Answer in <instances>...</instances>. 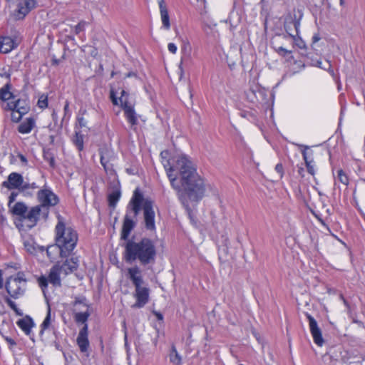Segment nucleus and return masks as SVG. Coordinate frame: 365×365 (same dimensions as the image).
<instances>
[{"label": "nucleus", "instance_id": "ddd939ff", "mask_svg": "<svg viewBox=\"0 0 365 365\" xmlns=\"http://www.w3.org/2000/svg\"><path fill=\"white\" fill-rule=\"evenodd\" d=\"M305 316L309 322V326L311 334L313 337L314 342L322 346L324 344V339L322 337V334L320 328L318 327L317 322L315 319L309 313H305Z\"/></svg>", "mask_w": 365, "mask_h": 365}, {"label": "nucleus", "instance_id": "338daca9", "mask_svg": "<svg viewBox=\"0 0 365 365\" xmlns=\"http://www.w3.org/2000/svg\"><path fill=\"white\" fill-rule=\"evenodd\" d=\"M6 341L11 345H15L16 344V342L14 341V339H11V338H6Z\"/></svg>", "mask_w": 365, "mask_h": 365}, {"label": "nucleus", "instance_id": "e433bc0d", "mask_svg": "<svg viewBox=\"0 0 365 365\" xmlns=\"http://www.w3.org/2000/svg\"><path fill=\"white\" fill-rule=\"evenodd\" d=\"M73 143L76 145L78 150L83 149V135L78 132H76V135L73 139Z\"/></svg>", "mask_w": 365, "mask_h": 365}, {"label": "nucleus", "instance_id": "7c9ffc66", "mask_svg": "<svg viewBox=\"0 0 365 365\" xmlns=\"http://www.w3.org/2000/svg\"><path fill=\"white\" fill-rule=\"evenodd\" d=\"M169 358L170 361L174 365H182V357L177 351L175 346H172Z\"/></svg>", "mask_w": 365, "mask_h": 365}, {"label": "nucleus", "instance_id": "79ce46f5", "mask_svg": "<svg viewBox=\"0 0 365 365\" xmlns=\"http://www.w3.org/2000/svg\"><path fill=\"white\" fill-rule=\"evenodd\" d=\"M49 282L48 277L42 275L38 279V283L39 287L41 288L43 293H45V290L47 289L48 283Z\"/></svg>", "mask_w": 365, "mask_h": 365}, {"label": "nucleus", "instance_id": "f8f14e48", "mask_svg": "<svg viewBox=\"0 0 365 365\" xmlns=\"http://www.w3.org/2000/svg\"><path fill=\"white\" fill-rule=\"evenodd\" d=\"M35 0H23L18 3L16 9L14 11V16L16 20H21L36 7Z\"/></svg>", "mask_w": 365, "mask_h": 365}, {"label": "nucleus", "instance_id": "cd10ccee", "mask_svg": "<svg viewBox=\"0 0 365 365\" xmlns=\"http://www.w3.org/2000/svg\"><path fill=\"white\" fill-rule=\"evenodd\" d=\"M35 125V121L32 118H29L26 120L22 122L18 128V131L22 134L29 133Z\"/></svg>", "mask_w": 365, "mask_h": 365}, {"label": "nucleus", "instance_id": "0e129e2a", "mask_svg": "<svg viewBox=\"0 0 365 365\" xmlns=\"http://www.w3.org/2000/svg\"><path fill=\"white\" fill-rule=\"evenodd\" d=\"M298 173L302 176V177H304V170L303 168H299L298 169Z\"/></svg>", "mask_w": 365, "mask_h": 365}, {"label": "nucleus", "instance_id": "f257e3e1", "mask_svg": "<svg viewBox=\"0 0 365 365\" xmlns=\"http://www.w3.org/2000/svg\"><path fill=\"white\" fill-rule=\"evenodd\" d=\"M172 187L176 190L182 205L189 208L188 200L198 202L205 195L204 179L197 172L190 158L182 154L163 163Z\"/></svg>", "mask_w": 365, "mask_h": 365}, {"label": "nucleus", "instance_id": "680f3d73", "mask_svg": "<svg viewBox=\"0 0 365 365\" xmlns=\"http://www.w3.org/2000/svg\"><path fill=\"white\" fill-rule=\"evenodd\" d=\"M240 115L243 118H248L249 116H252L249 112L242 111L240 113Z\"/></svg>", "mask_w": 365, "mask_h": 365}, {"label": "nucleus", "instance_id": "aec40b11", "mask_svg": "<svg viewBox=\"0 0 365 365\" xmlns=\"http://www.w3.org/2000/svg\"><path fill=\"white\" fill-rule=\"evenodd\" d=\"M18 43L9 36L0 37V52L8 53L17 47Z\"/></svg>", "mask_w": 365, "mask_h": 365}, {"label": "nucleus", "instance_id": "a878e982", "mask_svg": "<svg viewBox=\"0 0 365 365\" xmlns=\"http://www.w3.org/2000/svg\"><path fill=\"white\" fill-rule=\"evenodd\" d=\"M16 324L26 335L30 334L31 328L34 326L32 319L29 316L19 319Z\"/></svg>", "mask_w": 365, "mask_h": 365}, {"label": "nucleus", "instance_id": "393cba45", "mask_svg": "<svg viewBox=\"0 0 365 365\" xmlns=\"http://www.w3.org/2000/svg\"><path fill=\"white\" fill-rule=\"evenodd\" d=\"M78 262V258H71V259H66L62 264H60V267L63 274L67 275L77 269Z\"/></svg>", "mask_w": 365, "mask_h": 365}, {"label": "nucleus", "instance_id": "49530a36", "mask_svg": "<svg viewBox=\"0 0 365 365\" xmlns=\"http://www.w3.org/2000/svg\"><path fill=\"white\" fill-rule=\"evenodd\" d=\"M274 50L279 55L283 57L292 53V51L287 50L282 46L274 47Z\"/></svg>", "mask_w": 365, "mask_h": 365}, {"label": "nucleus", "instance_id": "412c9836", "mask_svg": "<svg viewBox=\"0 0 365 365\" xmlns=\"http://www.w3.org/2000/svg\"><path fill=\"white\" fill-rule=\"evenodd\" d=\"M308 147L306 146L305 149H307ZM302 157L305 163V165L307 170V172L314 176L317 172V165L316 163L312 157V153H307L306 150L302 151Z\"/></svg>", "mask_w": 365, "mask_h": 365}, {"label": "nucleus", "instance_id": "dca6fc26", "mask_svg": "<svg viewBox=\"0 0 365 365\" xmlns=\"http://www.w3.org/2000/svg\"><path fill=\"white\" fill-rule=\"evenodd\" d=\"M24 178L22 175L18 173H11L9 175L7 180L2 182L1 186L8 190L17 189L21 191L23 185Z\"/></svg>", "mask_w": 365, "mask_h": 365}, {"label": "nucleus", "instance_id": "7ed1b4c3", "mask_svg": "<svg viewBox=\"0 0 365 365\" xmlns=\"http://www.w3.org/2000/svg\"><path fill=\"white\" fill-rule=\"evenodd\" d=\"M55 232V242L60 247V257L62 258L68 257L77 245L78 236L76 230L67 226L63 217L58 215Z\"/></svg>", "mask_w": 365, "mask_h": 365}, {"label": "nucleus", "instance_id": "37998d69", "mask_svg": "<svg viewBox=\"0 0 365 365\" xmlns=\"http://www.w3.org/2000/svg\"><path fill=\"white\" fill-rule=\"evenodd\" d=\"M316 66H317L318 67H319L322 69L327 70L329 71V73L331 75H334V70L331 68V65L329 63V61H326V63L324 66L322 65V61H317Z\"/></svg>", "mask_w": 365, "mask_h": 365}, {"label": "nucleus", "instance_id": "9b49d317", "mask_svg": "<svg viewBox=\"0 0 365 365\" xmlns=\"http://www.w3.org/2000/svg\"><path fill=\"white\" fill-rule=\"evenodd\" d=\"M145 200L140 189L136 188L127 207V211L129 212V210H130L133 212V217H137L141 208L143 209V207L144 201Z\"/></svg>", "mask_w": 365, "mask_h": 365}, {"label": "nucleus", "instance_id": "4468645a", "mask_svg": "<svg viewBox=\"0 0 365 365\" xmlns=\"http://www.w3.org/2000/svg\"><path fill=\"white\" fill-rule=\"evenodd\" d=\"M305 316L309 322V326L311 334L313 337L314 342L322 346L324 344V339L322 337V334L320 328L318 327L317 322L315 319L309 313H305Z\"/></svg>", "mask_w": 365, "mask_h": 365}, {"label": "nucleus", "instance_id": "de8ad7c7", "mask_svg": "<svg viewBox=\"0 0 365 365\" xmlns=\"http://www.w3.org/2000/svg\"><path fill=\"white\" fill-rule=\"evenodd\" d=\"M38 106L41 108H45L48 106V98L47 96L42 95L40 96L38 101Z\"/></svg>", "mask_w": 365, "mask_h": 365}, {"label": "nucleus", "instance_id": "bf43d9fd", "mask_svg": "<svg viewBox=\"0 0 365 365\" xmlns=\"http://www.w3.org/2000/svg\"><path fill=\"white\" fill-rule=\"evenodd\" d=\"M18 195L17 192H12L9 196L8 205L11 207V203L16 200V198Z\"/></svg>", "mask_w": 365, "mask_h": 365}, {"label": "nucleus", "instance_id": "473e14b6", "mask_svg": "<svg viewBox=\"0 0 365 365\" xmlns=\"http://www.w3.org/2000/svg\"><path fill=\"white\" fill-rule=\"evenodd\" d=\"M192 65V54H182L181 56V60L179 65V69L181 73L183 72V68L184 66L186 68L190 67Z\"/></svg>", "mask_w": 365, "mask_h": 365}, {"label": "nucleus", "instance_id": "69168bd1", "mask_svg": "<svg viewBox=\"0 0 365 365\" xmlns=\"http://www.w3.org/2000/svg\"><path fill=\"white\" fill-rule=\"evenodd\" d=\"M19 159L23 163H26L27 162V160H26V157L24 155H19Z\"/></svg>", "mask_w": 365, "mask_h": 365}, {"label": "nucleus", "instance_id": "2f4dec72", "mask_svg": "<svg viewBox=\"0 0 365 365\" xmlns=\"http://www.w3.org/2000/svg\"><path fill=\"white\" fill-rule=\"evenodd\" d=\"M46 253L48 257L51 260H55L56 259V254L60 255V247L57 245L55 242L54 245H50L46 249Z\"/></svg>", "mask_w": 365, "mask_h": 365}, {"label": "nucleus", "instance_id": "c9c22d12", "mask_svg": "<svg viewBox=\"0 0 365 365\" xmlns=\"http://www.w3.org/2000/svg\"><path fill=\"white\" fill-rule=\"evenodd\" d=\"M225 244L219 247L218 253H219V259L225 260L228 255V245L227 238L224 240Z\"/></svg>", "mask_w": 365, "mask_h": 365}, {"label": "nucleus", "instance_id": "0eeeda50", "mask_svg": "<svg viewBox=\"0 0 365 365\" xmlns=\"http://www.w3.org/2000/svg\"><path fill=\"white\" fill-rule=\"evenodd\" d=\"M36 197L39 205L48 211L50 207L56 206L59 202L58 197L46 185L38 191Z\"/></svg>", "mask_w": 365, "mask_h": 365}, {"label": "nucleus", "instance_id": "6e6d98bb", "mask_svg": "<svg viewBox=\"0 0 365 365\" xmlns=\"http://www.w3.org/2000/svg\"><path fill=\"white\" fill-rule=\"evenodd\" d=\"M275 170L279 174V178H282L284 175V169L282 163H278L275 166Z\"/></svg>", "mask_w": 365, "mask_h": 365}, {"label": "nucleus", "instance_id": "a19ab883", "mask_svg": "<svg viewBox=\"0 0 365 365\" xmlns=\"http://www.w3.org/2000/svg\"><path fill=\"white\" fill-rule=\"evenodd\" d=\"M336 179L344 185L349 184V178L341 169L337 170Z\"/></svg>", "mask_w": 365, "mask_h": 365}, {"label": "nucleus", "instance_id": "f704fd0d", "mask_svg": "<svg viewBox=\"0 0 365 365\" xmlns=\"http://www.w3.org/2000/svg\"><path fill=\"white\" fill-rule=\"evenodd\" d=\"M120 197V190L113 191L108 195V203L110 207H115Z\"/></svg>", "mask_w": 365, "mask_h": 365}, {"label": "nucleus", "instance_id": "4c0bfd02", "mask_svg": "<svg viewBox=\"0 0 365 365\" xmlns=\"http://www.w3.org/2000/svg\"><path fill=\"white\" fill-rule=\"evenodd\" d=\"M50 324H51V309H50V307H48L47 314H46L43 322L41 324V330H40L39 334H43L44 332V330L46 329L47 328H48V327L50 326Z\"/></svg>", "mask_w": 365, "mask_h": 365}, {"label": "nucleus", "instance_id": "ea45409f", "mask_svg": "<svg viewBox=\"0 0 365 365\" xmlns=\"http://www.w3.org/2000/svg\"><path fill=\"white\" fill-rule=\"evenodd\" d=\"M245 95L247 97V99L252 103H257L256 102V96H255V91L254 89V85L251 86L250 88L245 92Z\"/></svg>", "mask_w": 365, "mask_h": 365}, {"label": "nucleus", "instance_id": "6ab92c4d", "mask_svg": "<svg viewBox=\"0 0 365 365\" xmlns=\"http://www.w3.org/2000/svg\"><path fill=\"white\" fill-rule=\"evenodd\" d=\"M158 5L160 9V19L163 24V28L165 30L170 29V17L168 10L165 0H158Z\"/></svg>", "mask_w": 365, "mask_h": 365}, {"label": "nucleus", "instance_id": "864d4df0", "mask_svg": "<svg viewBox=\"0 0 365 365\" xmlns=\"http://www.w3.org/2000/svg\"><path fill=\"white\" fill-rule=\"evenodd\" d=\"M110 98L111 101H112L113 105L118 106L119 104V103H120V98H118L116 97L115 93V92L113 90L110 91Z\"/></svg>", "mask_w": 365, "mask_h": 365}, {"label": "nucleus", "instance_id": "f03ea898", "mask_svg": "<svg viewBox=\"0 0 365 365\" xmlns=\"http://www.w3.org/2000/svg\"><path fill=\"white\" fill-rule=\"evenodd\" d=\"M156 256L155 243L150 238L143 237L139 241L128 240L125 242L123 259L128 263L138 262L142 266L153 264Z\"/></svg>", "mask_w": 365, "mask_h": 365}, {"label": "nucleus", "instance_id": "e2e57ef3", "mask_svg": "<svg viewBox=\"0 0 365 365\" xmlns=\"http://www.w3.org/2000/svg\"><path fill=\"white\" fill-rule=\"evenodd\" d=\"M319 39H320V37L317 34L314 35L312 37L313 43H316V42L319 41Z\"/></svg>", "mask_w": 365, "mask_h": 365}, {"label": "nucleus", "instance_id": "c85d7f7f", "mask_svg": "<svg viewBox=\"0 0 365 365\" xmlns=\"http://www.w3.org/2000/svg\"><path fill=\"white\" fill-rule=\"evenodd\" d=\"M11 208L12 213L24 219L27 212V206L21 202H16Z\"/></svg>", "mask_w": 365, "mask_h": 365}, {"label": "nucleus", "instance_id": "f3484780", "mask_svg": "<svg viewBox=\"0 0 365 365\" xmlns=\"http://www.w3.org/2000/svg\"><path fill=\"white\" fill-rule=\"evenodd\" d=\"M133 216L131 217L129 215V212L126 211V214L124 216L123 223L122 226V230L120 234V239L128 241V237L135 226V221L134 220Z\"/></svg>", "mask_w": 365, "mask_h": 365}, {"label": "nucleus", "instance_id": "5701e85b", "mask_svg": "<svg viewBox=\"0 0 365 365\" xmlns=\"http://www.w3.org/2000/svg\"><path fill=\"white\" fill-rule=\"evenodd\" d=\"M100 162L104 170L108 174H112L114 171L113 165L110 164L111 154L108 150H100Z\"/></svg>", "mask_w": 365, "mask_h": 365}, {"label": "nucleus", "instance_id": "774afa93", "mask_svg": "<svg viewBox=\"0 0 365 365\" xmlns=\"http://www.w3.org/2000/svg\"><path fill=\"white\" fill-rule=\"evenodd\" d=\"M133 76L136 77V73L134 72H129L126 74V77L130 78V77H133Z\"/></svg>", "mask_w": 365, "mask_h": 365}, {"label": "nucleus", "instance_id": "a18cd8bd", "mask_svg": "<svg viewBox=\"0 0 365 365\" xmlns=\"http://www.w3.org/2000/svg\"><path fill=\"white\" fill-rule=\"evenodd\" d=\"M73 307H75V310L78 309L77 306L78 305H82L83 307L88 309V304L86 303V299L85 297H78L76 298L73 304Z\"/></svg>", "mask_w": 365, "mask_h": 365}, {"label": "nucleus", "instance_id": "6e6552de", "mask_svg": "<svg viewBox=\"0 0 365 365\" xmlns=\"http://www.w3.org/2000/svg\"><path fill=\"white\" fill-rule=\"evenodd\" d=\"M153 201L146 198L143 204V219L145 227L148 230L154 231L155 230V212L153 210Z\"/></svg>", "mask_w": 365, "mask_h": 365}, {"label": "nucleus", "instance_id": "1a4fd4ad", "mask_svg": "<svg viewBox=\"0 0 365 365\" xmlns=\"http://www.w3.org/2000/svg\"><path fill=\"white\" fill-rule=\"evenodd\" d=\"M128 93L125 91H121L120 97V106L124 110L125 116L132 125H136L138 119L133 106L128 101Z\"/></svg>", "mask_w": 365, "mask_h": 365}, {"label": "nucleus", "instance_id": "c03bdc74", "mask_svg": "<svg viewBox=\"0 0 365 365\" xmlns=\"http://www.w3.org/2000/svg\"><path fill=\"white\" fill-rule=\"evenodd\" d=\"M43 158L46 161H48L51 167L53 168L55 166V160L53 154L51 152H49L48 150L44 151Z\"/></svg>", "mask_w": 365, "mask_h": 365}, {"label": "nucleus", "instance_id": "c756f323", "mask_svg": "<svg viewBox=\"0 0 365 365\" xmlns=\"http://www.w3.org/2000/svg\"><path fill=\"white\" fill-rule=\"evenodd\" d=\"M257 103H263L267 100V94L264 88L257 84H254Z\"/></svg>", "mask_w": 365, "mask_h": 365}, {"label": "nucleus", "instance_id": "58836bf2", "mask_svg": "<svg viewBox=\"0 0 365 365\" xmlns=\"http://www.w3.org/2000/svg\"><path fill=\"white\" fill-rule=\"evenodd\" d=\"M6 303L8 304V306L16 313L18 316H22L23 312L19 309L16 304V303L12 301L9 297H6L5 299Z\"/></svg>", "mask_w": 365, "mask_h": 365}, {"label": "nucleus", "instance_id": "5fc2aeb1", "mask_svg": "<svg viewBox=\"0 0 365 365\" xmlns=\"http://www.w3.org/2000/svg\"><path fill=\"white\" fill-rule=\"evenodd\" d=\"M182 54H191L192 53V49L190 45L187 43H185L182 49H181Z\"/></svg>", "mask_w": 365, "mask_h": 365}, {"label": "nucleus", "instance_id": "13d9d810", "mask_svg": "<svg viewBox=\"0 0 365 365\" xmlns=\"http://www.w3.org/2000/svg\"><path fill=\"white\" fill-rule=\"evenodd\" d=\"M168 51L172 53L173 54L176 53L177 52V46L174 43H169L168 45Z\"/></svg>", "mask_w": 365, "mask_h": 365}, {"label": "nucleus", "instance_id": "a211bd4d", "mask_svg": "<svg viewBox=\"0 0 365 365\" xmlns=\"http://www.w3.org/2000/svg\"><path fill=\"white\" fill-rule=\"evenodd\" d=\"M77 344L81 352H86L89 347V341L88 339V324H85L80 330L77 339Z\"/></svg>", "mask_w": 365, "mask_h": 365}, {"label": "nucleus", "instance_id": "4be33fe9", "mask_svg": "<svg viewBox=\"0 0 365 365\" xmlns=\"http://www.w3.org/2000/svg\"><path fill=\"white\" fill-rule=\"evenodd\" d=\"M63 273L60 267V264H57L53 266L49 272L48 279L51 284L53 286H61L60 275Z\"/></svg>", "mask_w": 365, "mask_h": 365}, {"label": "nucleus", "instance_id": "423d86ee", "mask_svg": "<svg viewBox=\"0 0 365 365\" xmlns=\"http://www.w3.org/2000/svg\"><path fill=\"white\" fill-rule=\"evenodd\" d=\"M27 279L24 272L9 277L5 282V289L11 297L18 299L24 295L27 289Z\"/></svg>", "mask_w": 365, "mask_h": 365}, {"label": "nucleus", "instance_id": "9d476101", "mask_svg": "<svg viewBox=\"0 0 365 365\" xmlns=\"http://www.w3.org/2000/svg\"><path fill=\"white\" fill-rule=\"evenodd\" d=\"M48 215V210H46L45 208L43 209L39 205H38L32 207L29 211L27 210L24 220L29 221L31 223L29 226L32 227L36 225L40 217L46 220Z\"/></svg>", "mask_w": 365, "mask_h": 365}, {"label": "nucleus", "instance_id": "20e7f679", "mask_svg": "<svg viewBox=\"0 0 365 365\" xmlns=\"http://www.w3.org/2000/svg\"><path fill=\"white\" fill-rule=\"evenodd\" d=\"M127 276L135 288L133 297L135 298V302L132 307L143 308L150 300V290L148 283L143 279L141 269L138 266L130 267L127 269Z\"/></svg>", "mask_w": 365, "mask_h": 365}, {"label": "nucleus", "instance_id": "b1692460", "mask_svg": "<svg viewBox=\"0 0 365 365\" xmlns=\"http://www.w3.org/2000/svg\"><path fill=\"white\" fill-rule=\"evenodd\" d=\"M300 23L299 21L290 18L284 23V29L287 35L291 38H294V35H298Z\"/></svg>", "mask_w": 365, "mask_h": 365}, {"label": "nucleus", "instance_id": "052dcab7", "mask_svg": "<svg viewBox=\"0 0 365 365\" xmlns=\"http://www.w3.org/2000/svg\"><path fill=\"white\" fill-rule=\"evenodd\" d=\"M4 285L3 271L0 269V289H2Z\"/></svg>", "mask_w": 365, "mask_h": 365}, {"label": "nucleus", "instance_id": "72a5a7b5", "mask_svg": "<svg viewBox=\"0 0 365 365\" xmlns=\"http://www.w3.org/2000/svg\"><path fill=\"white\" fill-rule=\"evenodd\" d=\"M90 316V312H88V309L85 312H76L74 315L75 321L77 323H82L85 324H86V322Z\"/></svg>", "mask_w": 365, "mask_h": 365}, {"label": "nucleus", "instance_id": "bb28decb", "mask_svg": "<svg viewBox=\"0 0 365 365\" xmlns=\"http://www.w3.org/2000/svg\"><path fill=\"white\" fill-rule=\"evenodd\" d=\"M23 244L26 252L31 255L36 254L38 250L41 251L43 250V247H40L38 246H36L34 240L30 237L24 239Z\"/></svg>", "mask_w": 365, "mask_h": 365}, {"label": "nucleus", "instance_id": "603ef678", "mask_svg": "<svg viewBox=\"0 0 365 365\" xmlns=\"http://www.w3.org/2000/svg\"><path fill=\"white\" fill-rule=\"evenodd\" d=\"M24 115L25 114L19 113L17 111H12L11 120L14 122H19Z\"/></svg>", "mask_w": 365, "mask_h": 365}, {"label": "nucleus", "instance_id": "3c124183", "mask_svg": "<svg viewBox=\"0 0 365 365\" xmlns=\"http://www.w3.org/2000/svg\"><path fill=\"white\" fill-rule=\"evenodd\" d=\"M86 23L85 21H81L79 22L76 26H75V33L76 34H80L81 31H83L85 29Z\"/></svg>", "mask_w": 365, "mask_h": 365}, {"label": "nucleus", "instance_id": "4d7b16f0", "mask_svg": "<svg viewBox=\"0 0 365 365\" xmlns=\"http://www.w3.org/2000/svg\"><path fill=\"white\" fill-rule=\"evenodd\" d=\"M77 120H78V125L81 128L86 127L87 120L83 116H78L77 118Z\"/></svg>", "mask_w": 365, "mask_h": 365}, {"label": "nucleus", "instance_id": "39448f33", "mask_svg": "<svg viewBox=\"0 0 365 365\" xmlns=\"http://www.w3.org/2000/svg\"><path fill=\"white\" fill-rule=\"evenodd\" d=\"M10 89L11 85L9 83H6L0 88V99L3 101H8L4 108L11 111H17L21 114H26L30 110L29 101L26 98L16 99Z\"/></svg>", "mask_w": 365, "mask_h": 365}, {"label": "nucleus", "instance_id": "09e8293b", "mask_svg": "<svg viewBox=\"0 0 365 365\" xmlns=\"http://www.w3.org/2000/svg\"><path fill=\"white\" fill-rule=\"evenodd\" d=\"M38 187L37 185L35 182L32 183H28V182H23V185L21 187V192H25L29 189H36Z\"/></svg>", "mask_w": 365, "mask_h": 365}, {"label": "nucleus", "instance_id": "8fccbe9b", "mask_svg": "<svg viewBox=\"0 0 365 365\" xmlns=\"http://www.w3.org/2000/svg\"><path fill=\"white\" fill-rule=\"evenodd\" d=\"M296 36L297 35H294V38H292L295 45L299 48H304L306 47L304 41L299 37H296Z\"/></svg>", "mask_w": 365, "mask_h": 365}, {"label": "nucleus", "instance_id": "2eb2a0df", "mask_svg": "<svg viewBox=\"0 0 365 365\" xmlns=\"http://www.w3.org/2000/svg\"><path fill=\"white\" fill-rule=\"evenodd\" d=\"M305 316L309 322V326L311 334L313 337L314 342L322 346L324 344V339L322 337V334L320 328L318 327L317 322L315 319L309 313H305Z\"/></svg>", "mask_w": 365, "mask_h": 365}]
</instances>
